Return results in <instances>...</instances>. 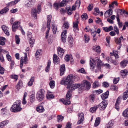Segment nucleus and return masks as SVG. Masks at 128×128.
I'll return each mask as SVG.
<instances>
[{
    "label": "nucleus",
    "instance_id": "13d9d810",
    "mask_svg": "<svg viewBox=\"0 0 128 128\" xmlns=\"http://www.w3.org/2000/svg\"><path fill=\"white\" fill-rule=\"evenodd\" d=\"M75 5L76 6L78 7V8H79L80 5V1L79 0H77L76 2Z\"/></svg>",
    "mask_w": 128,
    "mask_h": 128
},
{
    "label": "nucleus",
    "instance_id": "f3484780",
    "mask_svg": "<svg viewBox=\"0 0 128 128\" xmlns=\"http://www.w3.org/2000/svg\"><path fill=\"white\" fill-rule=\"evenodd\" d=\"M70 88H71V90H74L78 88H79L80 89V86L79 84H73L72 85H70Z\"/></svg>",
    "mask_w": 128,
    "mask_h": 128
},
{
    "label": "nucleus",
    "instance_id": "cd10ccee",
    "mask_svg": "<svg viewBox=\"0 0 128 128\" xmlns=\"http://www.w3.org/2000/svg\"><path fill=\"white\" fill-rule=\"evenodd\" d=\"M128 63V61L126 60H124L120 63L121 66L122 68L125 67Z\"/></svg>",
    "mask_w": 128,
    "mask_h": 128
},
{
    "label": "nucleus",
    "instance_id": "052dcab7",
    "mask_svg": "<svg viewBox=\"0 0 128 128\" xmlns=\"http://www.w3.org/2000/svg\"><path fill=\"white\" fill-rule=\"evenodd\" d=\"M114 30L117 34H119V30L117 26H114Z\"/></svg>",
    "mask_w": 128,
    "mask_h": 128
},
{
    "label": "nucleus",
    "instance_id": "e2e57ef3",
    "mask_svg": "<svg viewBox=\"0 0 128 128\" xmlns=\"http://www.w3.org/2000/svg\"><path fill=\"white\" fill-rule=\"evenodd\" d=\"M37 13L39 14L41 11V7L40 5L38 4L37 6Z\"/></svg>",
    "mask_w": 128,
    "mask_h": 128
},
{
    "label": "nucleus",
    "instance_id": "ddd939ff",
    "mask_svg": "<svg viewBox=\"0 0 128 128\" xmlns=\"http://www.w3.org/2000/svg\"><path fill=\"white\" fill-rule=\"evenodd\" d=\"M57 50L58 56L60 57H62L64 52V50L60 46L58 47Z\"/></svg>",
    "mask_w": 128,
    "mask_h": 128
},
{
    "label": "nucleus",
    "instance_id": "774afa93",
    "mask_svg": "<svg viewBox=\"0 0 128 128\" xmlns=\"http://www.w3.org/2000/svg\"><path fill=\"white\" fill-rule=\"evenodd\" d=\"M64 59L66 62L68 61L70 59L69 55L67 54L66 55L64 58Z\"/></svg>",
    "mask_w": 128,
    "mask_h": 128
},
{
    "label": "nucleus",
    "instance_id": "c03bdc74",
    "mask_svg": "<svg viewBox=\"0 0 128 128\" xmlns=\"http://www.w3.org/2000/svg\"><path fill=\"white\" fill-rule=\"evenodd\" d=\"M95 95L93 94H92L90 95L89 97V99L90 101L92 102H94V100L95 99Z\"/></svg>",
    "mask_w": 128,
    "mask_h": 128
},
{
    "label": "nucleus",
    "instance_id": "dca6fc26",
    "mask_svg": "<svg viewBox=\"0 0 128 128\" xmlns=\"http://www.w3.org/2000/svg\"><path fill=\"white\" fill-rule=\"evenodd\" d=\"M60 75L61 76H62L64 74L65 72V67L64 64H62L60 66Z\"/></svg>",
    "mask_w": 128,
    "mask_h": 128
},
{
    "label": "nucleus",
    "instance_id": "9d476101",
    "mask_svg": "<svg viewBox=\"0 0 128 128\" xmlns=\"http://www.w3.org/2000/svg\"><path fill=\"white\" fill-rule=\"evenodd\" d=\"M67 32V31L66 30H63L61 34V38L62 42H66Z\"/></svg>",
    "mask_w": 128,
    "mask_h": 128
},
{
    "label": "nucleus",
    "instance_id": "4be33fe9",
    "mask_svg": "<svg viewBox=\"0 0 128 128\" xmlns=\"http://www.w3.org/2000/svg\"><path fill=\"white\" fill-rule=\"evenodd\" d=\"M53 60L54 63L58 64L59 63V58L57 55L54 54L53 56Z\"/></svg>",
    "mask_w": 128,
    "mask_h": 128
},
{
    "label": "nucleus",
    "instance_id": "1a4fd4ad",
    "mask_svg": "<svg viewBox=\"0 0 128 128\" xmlns=\"http://www.w3.org/2000/svg\"><path fill=\"white\" fill-rule=\"evenodd\" d=\"M74 16L76 20L75 22L73 23V27L74 28H75L76 29L78 30V16L77 14H76L74 15Z\"/></svg>",
    "mask_w": 128,
    "mask_h": 128
},
{
    "label": "nucleus",
    "instance_id": "6e6552de",
    "mask_svg": "<svg viewBox=\"0 0 128 128\" xmlns=\"http://www.w3.org/2000/svg\"><path fill=\"white\" fill-rule=\"evenodd\" d=\"M78 120L77 124H80L84 120V114L83 112L78 113Z\"/></svg>",
    "mask_w": 128,
    "mask_h": 128
},
{
    "label": "nucleus",
    "instance_id": "f257e3e1",
    "mask_svg": "<svg viewBox=\"0 0 128 128\" xmlns=\"http://www.w3.org/2000/svg\"><path fill=\"white\" fill-rule=\"evenodd\" d=\"M21 102L20 100H16L10 108L12 112H17L20 111L22 108L20 106Z\"/></svg>",
    "mask_w": 128,
    "mask_h": 128
},
{
    "label": "nucleus",
    "instance_id": "2f4dec72",
    "mask_svg": "<svg viewBox=\"0 0 128 128\" xmlns=\"http://www.w3.org/2000/svg\"><path fill=\"white\" fill-rule=\"evenodd\" d=\"M6 41V38L4 37H0V44L2 46L5 44V42Z\"/></svg>",
    "mask_w": 128,
    "mask_h": 128
},
{
    "label": "nucleus",
    "instance_id": "a19ab883",
    "mask_svg": "<svg viewBox=\"0 0 128 128\" xmlns=\"http://www.w3.org/2000/svg\"><path fill=\"white\" fill-rule=\"evenodd\" d=\"M57 120L58 122H60L63 120L64 117L61 115H58L57 116Z\"/></svg>",
    "mask_w": 128,
    "mask_h": 128
},
{
    "label": "nucleus",
    "instance_id": "8fccbe9b",
    "mask_svg": "<svg viewBox=\"0 0 128 128\" xmlns=\"http://www.w3.org/2000/svg\"><path fill=\"white\" fill-rule=\"evenodd\" d=\"M115 4L116 6H118V3L117 1H114L112 2L109 5V7L114 8V4Z\"/></svg>",
    "mask_w": 128,
    "mask_h": 128
},
{
    "label": "nucleus",
    "instance_id": "412c9836",
    "mask_svg": "<svg viewBox=\"0 0 128 128\" xmlns=\"http://www.w3.org/2000/svg\"><path fill=\"white\" fill-rule=\"evenodd\" d=\"M120 98L119 97H118L116 100L115 105V108L118 111L119 110V104L120 103Z\"/></svg>",
    "mask_w": 128,
    "mask_h": 128
},
{
    "label": "nucleus",
    "instance_id": "473e14b6",
    "mask_svg": "<svg viewBox=\"0 0 128 128\" xmlns=\"http://www.w3.org/2000/svg\"><path fill=\"white\" fill-rule=\"evenodd\" d=\"M108 94L109 93L107 91L102 95V98L103 99L106 98L108 97Z\"/></svg>",
    "mask_w": 128,
    "mask_h": 128
},
{
    "label": "nucleus",
    "instance_id": "864d4df0",
    "mask_svg": "<svg viewBox=\"0 0 128 128\" xmlns=\"http://www.w3.org/2000/svg\"><path fill=\"white\" fill-rule=\"evenodd\" d=\"M67 13L68 15H71L72 14V10H71L70 8H66Z\"/></svg>",
    "mask_w": 128,
    "mask_h": 128
},
{
    "label": "nucleus",
    "instance_id": "7ed1b4c3",
    "mask_svg": "<svg viewBox=\"0 0 128 128\" xmlns=\"http://www.w3.org/2000/svg\"><path fill=\"white\" fill-rule=\"evenodd\" d=\"M80 89L83 90L85 88L87 90L90 89L91 84L90 82L86 80H84L82 82L81 84H80Z\"/></svg>",
    "mask_w": 128,
    "mask_h": 128
},
{
    "label": "nucleus",
    "instance_id": "0eeeda50",
    "mask_svg": "<svg viewBox=\"0 0 128 128\" xmlns=\"http://www.w3.org/2000/svg\"><path fill=\"white\" fill-rule=\"evenodd\" d=\"M24 54H25V56L24 58H21L20 66L21 68H22L23 63L26 64L28 63V60L26 54L25 53Z\"/></svg>",
    "mask_w": 128,
    "mask_h": 128
},
{
    "label": "nucleus",
    "instance_id": "603ef678",
    "mask_svg": "<svg viewBox=\"0 0 128 128\" xmlns=\"http://www.w3.org/2000/svg\"><path fill=\"white\" fill-rule=\"evenodd\" d=\"M94 14L95 15H98L100 11L99 9L98 8H95L94 9Z\"/></svg>",
    "mask_w": 128,
    "mask_h": 128
},
{
    "label": "nucleus",
    "instance_id": "5fc2aeb1",
    "mask_svg": "<svg viewBox=\"0 0 128 128\" xmlns=\"http://www.w3.org/2000/svg\"><path fill=\"white\" fill-rule=\"evenodd\" d=\"M18 76L17 75L12 74L10 76V77L12 79H15L16 81L18 79Z\"/></svg>",
    "mask_w": 128,
    "mask_h": 128
},
{
    "label": "nucleus",
    "instance_id": "49530a36",
    "mask_svg": "<svg viewBox=\"0 0 128 128\" xmlns=\"http://www.w3.org/2000/svg\"><path fill=\"white\" fill-rule=\"evenodd\" d=\"M68 2V1L66 0H63L60 4V6H64Z\"/></svg>",
    "mask_w": 128,
    "mask_h": 128
},
{
    "label": "nucleus",
    "instance_id": "aec40b11",
    "mask_svg": "<svg viewBox=\"0 0 128 128\" xmlns=\"http://www.w3.org/2000/svg\"><path fill=\"white\" fill-rule=\"evenodd\" d=\"M96 62L94 61V59H93L91 58L90 60V67L92 69H93L96 65Z\"/></svg>",
    "mask_w": 128,
    "mask_h": 128
},
{
    "label": "nucleus",
    "instance_id": "680f3d73",
    "mask_svg": "<svg viewBox=\"0 0 128 128\" xmlns=\"http://www.w3.org/2000/svg\"><path fill=\"white\" fill-rule=\"evenodd\" d=\"M16 38V43L17 44H19L20 41V39L19 38L18 36L16 35L15 36Z\"/></svg>",
    "mask_w": 128,
    "mask_h": 128
},
{
    "label": "nucleus",
    "instance_id": "a18cd8bd",
    "mask_svg": "<svg viewBox=\"0 0 128 128\" xmlns=\"http://www.w3.org/2000/svg\"><path fill=\"white\" fill-rule=\"evenodd\" d=\"M128 97V90H127L124 92V95L123 96V98L124 100H126Z\"/></svg>",
    "mask_w": 128,
    "mask_h": 128
},
{
    "label": "nucleus",
    "instance_id": "9b49d317",
    "mask_svg": "<svg viewBox=\"0 0 128 128\" xmlns=\"http://www.w3.org/2000/svg\"><path fill=\"white\" fill-rule=\"evenodd\" d=\"M20 22H15L13 24L12 28L13 32H15V30L20 26Z\"/></svg>",
    "mask_w": 128,
    "mask_h": 128
},
{
    "label": "nucleus",
    "instance_id": "338daca9",
    "mask_svg": "<svg viewBox=\"0 0 128 128\" xmlns=\"http://www.w3.org/2000/svg\"><path fill=\"white\" fill-rule=\"evenodd\" d=\"M119 80V78H114L113 80L114 83V84H116L118 82Z\"/></svg>",
    "mask_w": 128,
    "mask_h": 128
},
{
    "label": "nucleus",
    "instance_id": "ea45409f",
    "mask_svg": "<svg viewBox=\"0 0 128 128\" xmlns=\"http://www.w3.org/2000/svg\"><path fill=\"white\" fill-rule=\"evenodd\" d=\"M8 120H5L1 122L0 123V128H2L5 125L8 124Z\"/></svg>",
    "mask_w": 128,
    "mask_h": 128
},
{
    "label": "nucleus",
    "instance_id": "2eb2a0df",
    "mask_svg": "<svg viewBox=\"0 0 128 128\" xmlns=\"http://www.w3.org/2000/svg\"><path fill=\"white\" fill-rule=\"evenodd\" d=\"M31 16L34 18L36 19L37 18V10L36 8L32 9L31 11Z\"/></svg>",
    "mask_w": 128,
    "mask_h": 128
},
{
    "label": "nucleus",
    "instance_id": "423d86ee",
    "mask_svg": "<svg viewBox=\"0 0 128 128\" xmlns=\"http://www.w3.org/2000/svg\"><path fill=\"white\" fill-rule=\"evenodd\" d=\"M107 104V100H104L98 105V108H99L100 110H104L106 108Z\"/></svg>",
    "mask_w": 128,
    "mask_h": 128
},
{
    "label": "nucleus",
    "instance_id": "37998d69",
    "mask_svg": "<svg viewBox=\"0 0 128 128\" xmlns=\"http://www.w3.org/2000/svg\"><path fill=\"white\" fill-rule=\"evenodd\" d=\"M113 53L112 54L111 53H110V56H112V55L114 56L115 57L116 59H117L119 58V56L118 54V53L117 52H113Z\"/></svg>",
    "mask_w": 128,
    "mask_h": 128
},
{
    "label": "nucleus",
    "instance_id": "4468645a",
    "mask_svg": "<svg viewBox=\"0 0 128 128\" xmlns=\"http://www.w3.org/2000/svg\"><path fill=\"white\" fill-rule=\"evenodd\" d=\"M94 60L97 63V66L98 67H100L101 65H103V64L102 62L98 57H96L94 58Z\"/></svg>",
    "mask_w": 128,
    "mask_h": 128
},
{
    "label": "nucleus",
    "instance_id": "4d7b16f0",
    "mask_svg": "<svg viewBox=\"0 0 128 128\" xmlns=\"http://www.w3.org/2000/svg\"><path fill=\"white\" fill-rule=\"evenodd\" d=\"M68 41L70 44H72L74 42L73 38L71 36L69 37L68 38Z\"/></svg>",
    "mask_w": 128,
    "mask_h": 128
},
{
    "label": "nucleus",
    "instance_id": "bb28decb",
    "mask_svg": "<svg viewBox=\"0 0 128 128\" xmlns=\"http://www.w3.org/2000/svg\"><path fill=\"white\" fill-rule=\"evenodd\" d=\"M93 49L97 53L100 52L101 50L100 47L99 46H93Z\"/></svg>",
    "mask_w": 128,
    "mask_h": 128
},
{
    "label": "nucleus",
    "instance_id": "a211bd4d",
    "mask_svg": "<svg viewBox=\"0 0 128 128\" xmlns=\"http://www.w3.org/2000/svg\"><path fill=\"white\" fill-rule=\"evenodd\" d=\"M2 28L4 32L8 36L10 35L9 32L8 31V27L5 25H2Z\"/></svg>",
    "mask_w": 128,
    "mask_h": 128
},
{
    "label": "nucleus",
    "instance_id": "f704fd0d",
    "mask_svg": "<svg viewBox=\"0 0 128 128\" xmlns=\"http://www.w3.org/2000/svg\"><path fill=\"white\" fill-rule=\"evenodd\" d=\"M123 116L128 118V108L126 109L122 112Z\"/></svg>",
    "mask_w": 128,
    "mask_h": 128
},
{
    "label": "nucleus",
    "instance_id": "bf43d9fd",
    "mask_svg": "<svg viewBox=\"0 0 128 128\" xmlns=\"http://www.w3.org/2000/svg\"><path fill=\"white\" fill-rule=\"evenodd\" d=\"M82 18L84 20H86L88 18L87 14L86 13L84 14L81 16Z\"/></svg>",
    "mask_w": 128,
    "mask_h": 128
},
{
    "label": "nucleus",
    "instance_id": "79ce46f5",
    "mask_svg": "<svg viewBox=\"0 0 128 128\" xmlns=\"http://www.w3.org/2000/svg\"><path fill=\"white\" fill-rule=\"evenodd\" d=\"M99 82L97 81H95L93 84V87L94 88H96L100 86Z\"/></svg>",
    "mask_w": 128,
    "mask_h": 128
},
{
    "label": "nucleus",
    "instance_id": "c756f323",
    "mask_svg": "<svg viewBox=\"0 0 128 128\" xmlns=\"http://www.w3.org/2000/svg\"><path fill=\"white\" fill-rule=\"evenodd\" d=\"M22 81L21 80H20L17 83V84L16 86V88L18 90H19L22 87Z\"/></svg>",
    "mask_w": 128,
    "mask_h": 128
},
{
    "label": "nucleus",
    "instance_id": "c85d7f7f",
    "mask_svg": "<svg viewBox=\"0 0 128 128\" xmlns=\"http://www.w3.org/2000/svg\"><path fill=\"white\" fill-rule=\"evenodd\" d=\"M69 27V24L68 22H64L62 28L63 30H66Z\"/></svg>",
    "mask_w": 128,
    "mask_h": 128
},
{
    "label": "nucleus",
    "instance_id": "39448f33",
    "mask_svg": "<svg viewBox=\"0 0 128 128\" xmlns=\"http://www.w3.org/2000/svg\"><path fill=\"white\" fill-rule=\"evenodd\" d=\"M73 77V76L72 74H70L68 76L65 80V82L66 83L65 84H66L68 85L66 87L68 89L70 88V83L72 80Z\"/></svg>",
    "mask_w": 128,
    "mask_h": 128
},
{
    "label": "nucleus",
    "instance_id": "393cba45",
    "mask_svg": "<svg viewBox=\"0 0 128 128\" xmlns=\"http://www.w3.org/2000/svg\"><path fill=\"white\" fill-rule=\"evenodd\" d=\"M36 110L39 112H42L44 111V109L43 106H39L36 108Z\"/></svg>",
    "mask_w": 128,
    "mask_h": 128
},
{
    "label": "nucleus",
    "instance_id": "b1692460",
    "mask_svg": "<svg viewBox=\"0 0 128 128\" xmlns=\"http://www.w3.org/2000/svg\"><path fill=\"white\" fill-rule=\"evenodd\" d=\"M52 29L54 34H55L57 30L56 27L55 25L54 22H52Z\"/></svg>",
    "mask_w": 128,
    "mask_h": 128
},
{
    "label": "nucleus",
    "instance_id": "f8f14e48",
    "mask_svg": "<svg viewBox=\"0 0 128 128\" xmlns=\"http://www.w3.org/2000/svg\"><path fill=\"white\" fill-rule=\"evenodd\" d=\"M126 40L125 38H124L122 36H121L120 38H115V41L116 43L118 44H121V41L124 40Z\"/></svg>",
    "mask_w": 128,
    "mask_h": 128
},
{
    "label": "nucleus",
    "instance_id": "3c124183",
    "mask_svg": "<svg viewBox=\"0 0 128 128\" xmlns=\"http://www.w3.org/2000/svg\"><path fill=\"white\" fill-rule=\"evenodd\" d=\"M34 40L32 38H30L29 41V42L30 44V46L31 47L33 46V44L34 43Z\"/></svg>",
    "mask_w": 128,
    "mask_h": 128
},
{
    "label": "nucleus",
    "instance_id": "4c0bfd02",
    "mask_svg": "<svg viewBox=\"0 0 128 128\" xmlns=\"http://www.w3.org/2000/svg\"><path fill=\"white\" fill-rule=\"evenodd\" d=\"M84 39L86 43H88L90 40V38L88 35L85 34L84 36Z\"/></svg>",
    "mask_w": 128,
    "mask_h": 128
},
{
    "label": "nucleus",
    "instance_id": "09e8293b",
    "mask_svg": "<svg viewBox=\"0 0 128 128\" xmlns=\"http://www.w3.org/2000/svg\"><path fill=\"white\" fill-rule=\"evenodd\" d=\"M46 97L48 99H49L50 98H54V95L51 94V93H48Z\"/></svg>",
    "mask_w": 128,
    "mask_h": 128
},
{
    "label": "nucleus",
    "instance_id": "a878e982",
    "mask_svg": "<svg viewBox=\"0 0 128 128\" xmlns=\"http://www.w3.org/2000/svg\"><path fill=\"white\" fill-rule=\"evenodd\" d=\"M20 0H15L14 1L8 3V5L9 6H12L17 4Z\"/></svg>",
    "mask_w": 128,
    "mask_h": 128
},
{
    "label": "nucleus",
    "instance_id": "0e129e2a",
    "mask_svg": "<svg viewBox=\"0 0 128 128\" xmlns=\"http://www.w3.org/2000/svg\"><path fill=\"white\" fill-rule=\"evenodd\" d=\"M41 52L40 50H37L36 51L35 55L36 58H38L40 55V52Z\"/></svg>",
    "mask_w": 128,
    "mask_h": 128
},
{
    "label": "nucleus",
    "instance_id": "e433bc0d",
    "mask_svg": "<svg viewBox=\"0 0 128 128\" xmlns=\"http://www.w3.org/2000/svg\"><path fill=\"white\" fill-rule=\"evenodd\" d=\"M98 107V105L95 106L91 108L90 109V111L92 113H94L95 112Z\"/></svg>",
    "mask_w": 128,
    "mask_h": 128
},
{
    "label": "nucleus",
    "instance_id": "c9c22d12",
    "mask_svg": "<svg viewBox=\"0 0 128 128\" xmlns=\"http://www.w3.org/2000/svg\"><path fill=\"white\" fill-rule=\"evenodd\" d=\"M100 122V118L99 117L97 118L96 120L94 126L96 127L98 125Z\"/></svg>",
    "mask_w": 128,
    "mask_h": 128
},
{
    "label": "nucleus",
    "instance_id": "5701e85b",
    "mask_svg": "<svg viewBox=\"0 0 128 128\" xmlns=\"http://www.w3.org/2000/svg\"><path fill=\"white\" fill-rule=\"evenodd\" d=\"M128 70H122L120 72V74L123 78L127 75Z\"/></svg>",
    "mask_w": 128,
    "mask_h": 128
},
{
    "label": "nucleus",
    "instance_id": "de8ad7c7",
    "mask_svg": "<svg viewBox=\"0 0 128 128\" xmlns=\"http://www.w3.org/2000/svg\"><path fill=\"white\" fill-rule=\"evenodd\" d=\"M50 87L51 88H54L55 85V82L54 80H51L49 83Z\"/></svg>",
    "mask_w": 128,
    "mask_h": 128
},
{
    "label": "nucleus",
    "instance_id": "72a5a7b5",
    "mask_svg": "<svg viewBox=\"0 0 128 128\" xmlns=\"http://www.w3.org/2000/svg\"><path fill=\"white\" fill-rule=\"evenodd\" d=\"M34 81V77H32L30 78V80L28 82V86H31L32 84Z\"/></svg>",
    "mask_w": 128,
    "mask_h": 128
},
{
    "label": "nucleus",
    "instance_id": "7c9ffc66",
    "mask_svg": "<svg viewBox=\"0 0 128 128\" xmlns=\"http://www.w3.org/2000/svg\"><path fill=\"white\" fill-rule=\"evenodd\" d=\"M52 16L51 15H48L47 17V25L50 26Z\"/></svg>",
    "mask_w": 128,
    "mask_h": 128
},
{
    "label": "nucleus",
    "instance_id": "20e7f679",
    "mask_svg": "<svg viewBox=\"0 0 128 128\" xmlns=\"http://www.w3.org/2000/svg\"><path fill=\"white\" fill-rule=\"evenodd\" d=\"M44 90L43 89L40 90L37 92L36 94V98L39 101H41L44 97Z\"/></svg>",
    "mask_w": 128,
    "mask_h": 128
},
{
    "label": "nucleus",
    "instance_id": "6e6d98bb",
    "mask_svg": "<svg viewBox=\"0 0 128 128\" xmlns=\"http://www.w3.org/2000/svg\"><path fill=\"white\" fill-rule=\"evenodd\" d=\"M7 107H6L4 108H2L1 110V113L2 114H4L7 111Z\"/></svg>",
    "mask_w": 128,
    "mask_h": 128
},
{
    "label": "nucleus",
    "instance_id": "69168bd1",
    "mask_svg": "<svg viewBox=\"0 0 128 128\" xmlns=\"http://www.w3.org/2000/svg\"><path fill=\"white\" fill-rule=\"evenodd\" d=\"M93 5L92 4H89L88 7V9L89 11H91L93 8Z\"/></svg>",
    "mask_w": 128,
    "mask_h": 128
},
{
    "label": "nucleus",
    "instance_id": "58836bf2",
    "mask_svg": "<svg viewBox=\"0 0 128 128\" xmlns=\"http://www.w3.org/2000/svg\"><path fill=\"white\" fill-rule=\"evenodd\" d=\"M9 9L8 7H6L0 11V14H2L6 12Z\"/></svg>",
    "mask_w": 128,
    "mask_h": 128
},
{
    "label": "nucleus",
    "instance_id": "6ab92c4d",
    "mask_svg": "<svg viewBox=\"0 0 128 128\" xmlns=\"http://www.w3.org/2000/svg\"><path fill=\"white\" fill-rule=\"evenodd\" d=\"M112 9L110 8L104 14V15L106 18L108 17L112 14Z\"/></svg>",
    "mask_w": 128,
    "mask_h": 128
},
{
    "label": "nucleus",
    "instance_id": "f03ea898",
    "mask_svg": "<svg viewBox=\"0 0 128 128\" xmlns=\"http://www.w3.org/2000/svg\"><path fill=\"white\" fill-rule=\"evenodd\" d=\"M71 90H69L66 96L65 99H61L60 100V101L62 102L65 105H68L70 103V102L69 100L71 98V94L70 93Z\"/></svg>",
    "mask_w": 128,
    "mask_h": 128
}]
</instances>
